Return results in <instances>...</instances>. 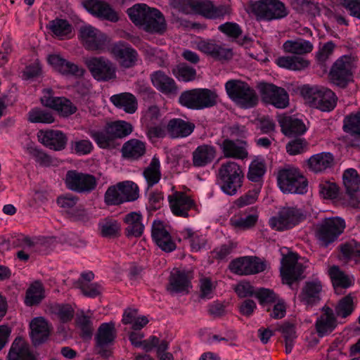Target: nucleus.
<instances>
[{
  "label": "nucleus",
  "instance_id": "nucleus-1",
  "mask_svg": "<svg viewBox=\"0 0 360 360\" xmlns=\"http://www.w3.org/2000/svg\"><path fill=\"white\" fill-rule=\"evenodd\" d=\"M130 20L150 33L162 34L167 28L162 13L145 4H138L127 10Z\"/></svg>",
  "mask_w": 360,
  "mask_h": 360
},
{
  "label": "nucleus",
  "instance_id": "nucleus-2",
  "mask_svg": "<svg viewBox=\"0 0 360 360\" xmlns=\"http://www.w3.org/2000/svg\"><path fill=\"white\" fill-rule=\"evenodd\" d=\"M300 94L306 103L323 112L333 110L337 104L335 93L323 86L304 85L300 88Z\"/></svg>",
  "mask_w": 360,
  "mask_h": 360
},
{
  "label": "nucleus",
  "instance_id": "nucleus-3",
  "mask_svg": "<svg viewBox=\"0 0 360 360\" xmlns=\"http://www.w3.org/2000/svg\"><path fill=\"white\" fill-rule=\"evenodd\" d=\"M225 89L229 97L241 108H252L258 103L255 90L245 82L229 80L225 84Z\"/></svg>",
  "mask_w": 360,
  "mask_h": 360
},
{
  "label": "nucleus",
  "instance_id": "nucleus-4",
  "mask_svg": "<svg viewBox=\"0 0 360 360\" xmlns=\"http://www.w3.org/2000/svg\"><path fill=\"white\" fill-rule=\"evenodd\" d=\"M243 173L240 165L233 161L221 164L218 172V184L229 195H234L242 186Z\"/></svg>",
  "mask_w": 360,
  "mask_h": 360
},
{
  "label": "nucleus",
  "instance_id": "nucleus-5",
  "mask_svg": "<svg viewBox=\"0 0 360 360\" xmlns=\"http://www.w3.org/2000/svg\"><path fill=\"white\" fill-rule=\"evenodd\" d=\"M277 183L283 193L304 194L307 191V181L299 169L287 166L280 169L277 174Z\"/></svg>",
  "mask_w": 360,
  "mask_h": 360
},
{
  "label": "nucleus",
  "instance_id": "nucleus-6",
  "mask_svg": "<svg viewBox=\"0 0 360 360\" xmlns=\"http://www.w3.org/2000/svg\"><path fill=\"white\" fill-rule=\"evenodd\" d=\"M250 8L257 20L272 21L288 15L285 4L280 0H259L251 1Z\"/></svg>",
  "mask_w": 360,
  "mask_h": 360
},
{
  "label": "nucleus",
  "instance_id": "nucleus-7",
  "mask_svg": "<svg viewBox=\"0 0 360 360\" xmlns=\"http://www.w3.org/2000/svg\"><path fill=\"white\" fill-rule=\"evenodd\" d=\"M217 95L208 89H193L185 91L179 96L181 105L189 109L202 110L214 106L217 103Z\"/></svg>",
  "mask_w": 360,
  "mask_h": 360
},
{
  "label": "nucleus",
  "instance_id": "nucleus-8",
  "mask_svg": "<svg viewBox=\"0 0 360 360\" xmlns=\"http://www.w3.org/2000/svg\"><path fill=\"white\" fill-rule=\"evenodd\" d=\"M345 221L340 217L325 218L319 224L316 237L320 245L328 246L340 236L345 229Z\"/></svg>",
  "mask_w": 360,
  "mask_h": 360
},
{
  "label": "nucleus",
  "instance_id": "nucleus-9",
  "mask_svg": "<svg viewBox=\"0 0 360 360\" xmlns=\"http://www.w3.org/2000/svg\"><path fill=\"white\" fill-rule=\"evenodd\" d=\"M355 66V58L352 55L340 56L330 69L331 80L338 86H345L352 79V71Z\"/></svg>",
  "mask_w": 360,
  "mask_h": 360
},
{
  "label": "nucleus",
  "instance_id": "nucleus-10",
  "mask_svg": "<svg viewBox=\"0 0 360 360\" xmlns=\"http://www.w3.org/2000/svg\"><path fill=\"white\" fill-rule=\"evenodd\" d=\"M85 64L93 77L97 81L106 82L116 77L115 65L105 57L86 58Z\"/></svg>",
  "mask_w": 360,
  "mask_h": 360
},
{
  "label": "nucleus",
  "instance_id": "nucleus-11",
  "mask_svg": "<svg viewBox=\"0 0 360 360\" xmlns=\"http://www.w3.org/2000/svg\"><path fill=\"white\" fill-rule=\"evenodd\" d=\"M304 218L303 212L296 207H283L276 216L269 220L270 225L277 231L292 229Z\"/></svg>",
  "mask_w": 360,
  "mask_h": 360
},
{
  "label": "nucleus",
  "instance_id": "nucleus-12",
  "mask_svg": "<svg viewBox=\"0 0 360 360\" xmlns=\"http://www.w3.org/2000/svg\"><path fill=\"white\" fill-rule=\"evenodd\" d=\"M65 182L68 189L80 193H89L96 186V180L93 175L77 170L68 171Z\"/></svg>",
  "mask_w": 360,
  "mask_h": 360
},
{
  "label": "nucleus",
  "instance_id": "nucleus-13",
  "mask_svg": "<svg viewBox=\"0 0 360 360\" xmlns=\"http://www.w3.org/2000/svg\"><path fill=\"white\" fill-rule=\"evenodd\" d=\"M257 88L263 101L266 103L277 108H285L288 105V94L284 89L264 82L259 83Z\"/></svg>",
  "mask_w": 360,
  "mask_h": 360
},
{
  "label": "nucleus",
  "instance_id": "nucleus-14",
  "mask_svg": "<svg viewBox=\"0 0 360 360\" xmlns=\"http://www.w3.org/2000/svg\"><path fill=\"white\" fill-rule=\"evenodd\" d=\"M281 274L284 282L291 284L300 278L305 266L298 262V256L293 252H289L281 259Z\"/></svg>",
  "mask_w": 360,
  "mask_h": 360
},
{
  "label": "nucleus",
  "instance_id": "nucleus-15",
  "mask_svg": "<svg viewBox=\"0 0 360 360\" xmlns=\"http://www.w3.org/2000/svg\"><path fill=\"white\" fill-rule=\"evenodd\" d=\"M229 268L236 274L250 275L264 271L266 264L256 257H243L232 261Z\"/></svg>",
  "mask_w": 360,
  "mask_h": 360
},
{
  "label": "nucleus",
  "instance_id": "nucleus-16",
  "mask_svg": "<svg viewBox=\"0 0 360 360\" xmlns=\"http://www.w3.org/2000/svg\"><path fill=\"white\" fill-rule=\"evenodd\" d=\"M195 48L212 58L225 61L233 56L232 49L212 39H199L195 42Z\"/></svg>",
  "mask_w": 360,
  "mask_h": 360
},
{
  "label": "nucleus",
  "instance_id": "nucleus-17",
  "mask_svg": "<svg viewBox=\"0 0 360 360\" xmlns=\"http://www.w3.org/2000/svg\"><path fill=\"white\" fill-rule=\"evenodd\" d=\"M41 101L44 105L53 109L63 117H68L77 111V107L70 100L64 97L53 96L51 89L44 91Z\"/></svg>",
  "mask_w": 360,
  "mask_h": 360
},
{
  "label": "nucleus",
  "instance_id": "nucleus-18",
  "mask_svg": "<svg viewBox=\"0 0 360 360\" xmlns=\"http://www.w3.org/2000/svg\"><path fill=\"white\" fill-rule=\"evenodd\" d=\"M80 37L84 47L90 51H101L106 44L107 37L98 29L91 25H84L80 28Z\"/></svg>",
  "mask_w": 360,
  "mask_h": 360
},
{
  "label": "nucleus",
  "instance_id": "nucleus-19",
  "mask_svg": "<svg viewBox=\"0 0 360 360\" xmlns=\"http://www.w3.org/2000/svg\"><path fill=\"white\" fill-rule=\"evenodd\" d=\"M343 129L347 133L343 138L345 145L348 147L360 148V112L345 117Z\"/></svg>",
  "mask_w": 360,
  "mask_h": 360
},
{
  "label": "nucleus",
  "instance_id": "nucleus-20",
  "mask_svg": "<svg viewBox=\"0 0 360 360\" xmlns=\"http://www.w3.org/2000/svg\"><path fill=\"white\" fill-rule=\"evenodd\" d=\"M168 200L172 212L177 217H187L188 211L195 207L194 200L181 191H174Z\"/></svg>",
  "mask_w": 360,
  "mask_h": 360
},
{
  "label": "nucleus",
  "instance_id": "nucleus-21",
  "mask_svg": "<svg viewBox=\"0 0 360 360\" xmlns=\"http://www.w3.org/2000/svg\"><path fill=\"white\" fill-rule=\"evenodd\" d=\"M187 5L193 13L210 19L222 18L228 13V9L225 6H216L209 1H191L188 2Z\"/></svg>",
  "mask_w": 360,
  "mask_h": 360
},
{
  "label": "nucleus",
  "instance_id": "nucleus-22",
  "mask_svg": "<svg viewBox=\"0 0 360 360\" xmlns=\"http://www.w3.org/2000/svg\"><path fill=\"white\" fill-rule=\"evenodd\" d=\"M82 4L85 9L91 14L111 22L118 20L117 13L112 7L103 0H83Z\"/></svg>",
  "mask_w": 360,
  "mask_h": 360
},
{
  "label": "nucleus",
  "instance_id": "nucleus-23",
  "mask_svg": "<svg viewBox=\"0 0 360 360\" xmlns=\"http://www.w3.org/2000/svg\"><path fill=\"white\" fill-rule=\"evenodd\" d=\"M111 53L124 68H131L136 65L138 53L131 46L119 41L111 47Z\"/></svg>",
  "mask_w": 360,
  "mask_h": 360
},
{
  "label": "nucleus",
  "instance_id": "nucleus-24",
  "mask_svg": "<svg viewBox=\"0 0 360 360\" xmlns=\"http://www.w3.org/2000/svg\"><path fill=\"white\" fill-rule=\"evenodd\" d=\"M39 141L49 149L59 151L63 150L67 144V137L59 130H40L37 133Z\"/></svg>",
  "mask_w": 360,
  "mask_h": 360
},
{
  "label": "nucleus",
  "instance_id": "nucleus-25",
  "mask_svg": "<svg viewBox=\"0 0 360 360\" xmlns=\"http://www.w3.org/2000/svg\"><path fill=\"white\" fill-rule=\"evenodd\" d=\"M151 234L153 240L163 251L169 252L175 250L176 245L162 221L160 220L153 221Z\"/></svg>",
  "mask_w": 360,
  "mask_h": 360
},
{
  "label": "nucleus",
  "instance_id": "nucleus-26",
  "mask_svg": "<svg viewBox=\"0 0 360 360\" xmlns=\"http://www.w3.org/2000/svg\"><path fill=\"white\" fill-rule=\"evenodd\" d=\"M219 146L224 156L226 158L244 160L248 156L246 141L241 140L235 141L229 139H225Z\"/></svg>",
  "mask_w": 360,
  "mask_h": 360
},
{
  "label": "nucleus",
  "instance_id": "nucleus-27",
  "mask_svg": "<svg viewBox=\"0 0 360 360\" xmlns=\"http://www.w3.org/2000/svg\"><path fill=\"white\" fill-rule=\"evenodd\" d=\"M322 289V283L319 279L308 281L303 286L299 299L307 307H312L320 301Z\"/></svg>",
  "mask_w": 360,
  "mask_h": 360
},
{
  "label": "nucleus",
  "instance_id": "nucleus-28",
  "mask_svg": "<svg viewBox=\"0 0 360 360\" xmlns=\"http://www.w3.org/2000/svg\"><path fill=\"white\" fill-rule=\"evenodd\" d=\"M48 63L57 72L65 75L82 76L84 70L77 65L63 58L59 54H50L47 58Z\"/></svg>",
  "mask_w": 360,
  "mask_h": 360
},
{
  "label": "nucleus",
  "instance_id": "nucleus-29",
  "mask_svg": "<svg viewBox=\"0 0 360 360\" xmlns=\"http://www.w3.org/2000/svg\"><path fill=\"white\" fill-rule=\"evenodd\" d=\"M116 336V331L113 323H102L96 335V343L98 352L105 356H108L110 354L107 347L113 342Z\"/></svg>",
  "mask_w": 360,
  "mask_h": 360
},
{
  "label": "nucleus",
  "instance_id": "nucleus-30",
  "mask_svg": "<svg viewBox=\"0 0 360 360\" xmlns=\"http://www.w3.org/2000/svg\"><path fill=\"white\" fill-rule=\"evenodd\" d=\"M308 168L314 173H323L335 165V157L330 152H321L311 155L307 161Z\"/></svg>",
  "mask_w": 360,
  "mask_h": 360
},
{
  "label": "nucleus",
  "instance_id": "nucleus-31",
  "mask_svg": "<svg viewBox=\"0 0 360 360\" xmlns=\"http://www.w3.org/2000/svg\"><path fill=\"white\" fill-rule=\"evenodd\" d=\"M190 272L174 269L169 277V290L173 292L188 293L192 288Z\"/></svg>",
  "mask_w": 360,
  "mask_h": 360
},
{
  "label": "nucleus",
  "instance_id": "nucleus-32",
  "mask_svg": "<svg viewBox=\"0 0 360 360\" xmlns=\"http://www.w3.org/2000/svg\"><path fill=\"white\" fill-rule=\"evenodd\" d=\"M30 338L34 345L46 342L50 335L51 328L48 321L43 317L34 318L30 323Z\"/></svg>",
  "mask_w": 360,
  "mask_h": 360
},
{
  "label": "nucleus",
  "instance_id": "nucleus-33",
  "mask_svg": "<svg viewBox=\"0 0 360 360\" xmlns=\"http://www.w3.org/2000/svg\"><path fill=\"white\" fill-rule=\"evenodd\" d=\"M278 123L281 127L282 132L288 136L302 135L307 130L304 122L295 116L280 115L278 117Z\"/></svg>",
  "mask_w": 360,
  "mask_h": 360
},
{
  "label": "nucleus",
  "instance_id": "nucleus-34",
  "mask_svg": "<svg viewBox=\"0 0 360 360\" xmlns=\"http://www.w3.org/2000/svg\"><path fill=\"white\" fill-rule=\"evenodd\" d=\"M337 326V321L333 310L328 307L322 308L321 314L316 321V329L319 337L330 333Z\"/></svg>",
  "mask_w": 360,
  "mask_h": 360
},
{
  "label": "nucleus",
  "instance_id": "nucleus-35",
  "mask_svg": "<svg viewBox=\"0 0 360 360\" xmlns=\"http://www.w3.org/2000/svg\"><path fill=\"white\" fill-rule=\"evenodd\" d=\"M195 126L194 123L181 118H173L167 124V129L172 138H185L192 134Z\"/></svg>",
  "mask_w": 360,
  "mask_h": 360
},
{
  "label": "nucleus",
  "instance_id": "nucleus-36",
  "mask_svg": "<svg viewBox=\"0 0 360 360\" xmlns=\"http://www.w3.org/2000/svg\"><path fill=\"white\" fill-rule=\"evenodd\" d=\"M77 200V197L67 194L58 197L57 203L64 212L70 214L75 219H82L84 217H86V213L82 207L76 206Z\"/></svg>",
  "mask_w": 360,
  "mask_h": 360
},
{
  "label": "nucleus",
  "instance_id": "nucleus-37",
  "mask_svg": "<svg viewBox=\"0 0 360 360\" xmlns=\"http://www.w3.org/2000/svg\"><path fill=\"white\" fill-rule=\"evenodd\" d=\"M216 155V149L214 146L203 144L198 146L193 152V165L195 167H202L214 159Z\"/></svg>",
  "mask_w": 360,
  "mask_h": 360
},
{
  "label": "nucleus",
  "instance_id": "nucleus-38",
  "mask_svg": "<svg viewBox=\"0 0 360 360\" xmlns=\"http://www.w3.org/2000/svg\"><path fill=\"white\" fill-rule=\"evenodd\" d=\"M8 360H35L30 352L28 344L21 338H17L12 343Z\"/></svg>",
  "mask_w": 360,
  "mask_h": 360
},
{
  "label": "nucleus",
  "instance_id": "nucleus-39",
  "mask_svg": "<svg viewBox=\"0 0 360 360\" xmlns=\"http://www.w3.org/2000/svg\"><path fill=\"white\" fill-rule=\"evenodd\" d=\"M110 102L117 108L122 109L129 114L134 113L138 108L136 97L130 93H121L112 95L110 98Z\"/></svg>",
  "mask_w": 360,
  "mask_h": 360
},
{
  "label": "nucleus",
  "instance_id": "nucleus-40",
  "mask_svg": "<svg viewBox=\"0 0 360 360\" xmlns=\"http://www.w3.org/2000/svg\"><path fill=\"white\" fill-rule=\"evenodd\" d=\"M153 86L165 94L176 93L177 88L174 80L162 71H156L150 76Z\"/></svg>",
  "mask_w": 360,
  "mask_h": 360
},
{
  "label": "nucleus",
  "instance_id": "nucleus-41",
  "mask_svg": "<svg viewBox=\"0 0 360 360\" xmlns=\"http://www.w3.org/2000/svg\"><path fill=\"white\" fill-rule=\"evenodd\" d=\"M127 226L125 229L127 237H140L144 230L143 217L139 212H132L127 214L124 219Z\"/></svg>",
  "mask_w": 360,
  "mask_h": 360
},
{
  "label": "nucleus",
  "instance_id": "nucleus-42",
  "mask_svg": "<svg viewBox=\"0 0 360 360\" xmlns=\"http://www.w3.org/2000/svg\"><path fill=\"white\" fill-rule=\"evenodd\" d=\"M146 153V144L144 142L132 139L127 141L122 146V156L129 160H138Z\"/></svg>",
  "mask_w": 360,
  "mask_h": 360
},
{
  "label": "nucleus",
  "instance_id": "nucleus-43",
  "mask_svg": "<svg viewBox=\"0 0 360 360\" xmlns=\"http://www.w3.org/2000/svg\"><path fill=\"white\" fill-rule=\"evenodd\" d=\"M88 134L101 148H107L113 145L115 139L108 124L103 129H89Z\"/></svg>",
  "mask_w": 360,
  "mask_h": 360
},
{
  "label": "nucleus",
  "instance_id": "nucleus-44",
  "mask_svg": "<svg viewBox=\"0 0 360 360\" xmlns=\"http://www.w3.org/2000/svg\"><path fill=\"white\" fill-rule=\"evenodd\" d=\"M143 175L146 181L148 187L157 184L161 179L160 161L154 155L150 164L145 168Z\"/></svg>",
  "mask_w": 360,
  "mask_h": 360
},
{
  "label": "nucleus",
  "instance_id": "nucleus-45",
  "mask_svg": "<svg viewBox=\"0 0 360 360\" xmlns=\"http://www.w3.org/2000/svg\"><path fill=\"white\" fill-rule=\"evenodd\" d=\"M276 63L281 68L290 70H301L308 67L309 62L298 56H285L278 57Z\"/></svg>",
  "mask_w": 360,
  "mask_h": 360
},
{
  "label": "nucleus",
  "instance_id": "nucleus-46",
  "mask_svg": "<svg viewBox=\"0 0 360 360\" xmlns=\"http://www.w3.org/2000/svg\"><path fill=\"white\" fill-rule=\"evenodd\" d=\"M285 52L302 55L310 53L313 50V44L307 40L297 39L295 40H288L283 44Z\"/></svg>",
  "mask_w": 360,
  "mask_h": 360
},
{
  "label": "nucleus",
  "instance_id": "nucleus-47",
  "mask_svg": "<svg viewBox=\"0 0 360 360\" xmlns=\"http://www.w3.org/2000/svg\"><path fill=\"white\" fill-rule=\"evenodd\" d=\"M49 27L53 34L58 39L70 38L72 35V27L66 20L55 19L51 20Z\"/></svg>",
  "mask_w": 360,
  "mask_h": 360
},
{
  "label": "nucleus",
  "instance_id": "nucleus-48",
  "mask_svg": "<svg viewBox=\"0 0 360 360\" xmlns=\"http://www.w3.org/2000/svg\"><path fill=\"white\" fill-rule=\"evenodd\" d=\"M181 235L184 239L189 240L193 252H198L205 247L206 238L199 232L193 231L190 228H185L181 231Z\"/></svg>",
  "mask_w": 360,
  "mask_h": 360
},
{
  "label": "nucleus",
  "instance_id": "nucleus-49",
  "mask_svg": "<svg viewBox=\"0 0 360 360\" xmlns=\"http://www.w3.org/2000/svg\"><path fill=\"white\" fill-rule=\"evenodd\" d=\"M342 181L349 194L352 195L359 191L360 187V176L355 169H347L342 174Z\"/></svg>",
  "mask_w": 360,
  "mask_h": 360
},
{
  "label": "nucleus",
  "instance_id": "nucleus-50",
  "mask_svg": "<svg viewBox=\"0 0 360 360\" xmlns=\"http://www.w3.org/2000/svg\"><path fill=\"white\" fill-rule=\"evenodd\" d=\"M328 274L335 288H347L353 283V279L346 275L337 266H331L328 270Z\"/></svg>",
  "mask_w": 360,
  "mask_h": 360
},
{
  "label": "nucleus",
  "instance_id": "nucleus-51",
  "mask_svg": "<svg viewBox=\"0 0 360 360\" xmlns=\"http://www.w3.org/2000/svg\"><path fill=\"white\" fill-rule=\"evenodd\" d=\"M266 165L262 158L257 157L250 162L248 173V178L250 181L257 182L264 175Z\"/></svg>",
  "mask_w": 360,
  "mask_h": 360
},
{
  "label": "nucleus",
  "instance_id": "nucleus-52",
  "mask_svg": "<svg viewBox=\"0 0 360 360\" xmlns=\"http://www.w3.org/2000/svg\"><path fill=\"white\" fill-rule=\"evenodd\" d=\"M340 252L344 258L360 262V243L354 240H349L340 246Z\"/></svg>",
  "mask_w": 360,
  "mask_h": 360
},
{
  "label": "nucleus",
  "instance_id": "nucleus-53",
  "mask_svg": "<svg viewBox=\"0 0 360 360\" xmlns=\"http://www.w3.org/2000/svg\"><path fill=\"white\" fill-rule=\"evenodd\" d=\"M123 202L136 200L139 197V188L137 185L130 181L117 184Z\"/></svg>",
  "mask_w": 360,
  "mask_h": 360
},
{
  "label": "nucleus",
  "instance_id": "nucleus-54",
  "mask_svg": "<svg viewBox=\"0 0 360 360\" xmlns=\"http://www.w3.org/2000/svg\"><path fill=\"white\" fill-rule=\"evenodd\" d=\"M44 297V288L41 283L34 282L27 289L25 302L27 306L39 304Z\"/></svg>",
  "mask_w": 360,
  "mask_h": 360
},
{
  "label": "nucleus",
  "instance_id": "nucleus-55",
  "mask_svg": "<svg viewBox=\"0 0 360 360\" xmlns=\"http://www.w3.org/2000/svg\"><path fill=\"white\" fill-rule=\"evenodd\" d=\"M258 219L256 214H248L246 216L234 215L230 219L231 225L238 229H248L255 226Z\"/></svg>",
  "mask_w": 360,
  "mask_h": 360
},
{
  "label": "nucleus",
  "instance_id": "nucleus-56",
  "mask_svg": "<svg viewBox=\"0 0 360 360\" xmlns=\"http://www.w3.org/2000/svg\"><path fill=\"white\" fill-rule=\"evenodd\" d=\"M98 229L102 236L112 238L119 235L121 226L117 221L105 219L98 224Z\"/></svg>",
  "mask_w": 360,
  "mask_h": 360
},
{
  "label": "nucleus",
  "instance_id": "nucleus-57",
  "mask_svg": "<svg viewBox=\"0 0 360 360\" xmlns=\"http://www.w3.org/2000/svg\"><path fill=\"white\" fill-rule=\"evenodd\" d=\"M54 120L52 113L47 110L34 108L28 112V121L32 123L51 124Z\"/></svg>",
  "mask_w": 360,
  "mask_h": 360
},
{
  "label": "nucleus",
  "instance_id": "nucleus-58",
  "mask_svg": "<svg viewBox=\"0 0 360 360\" xmlns=\"http://www.w3.org/2000/svg\"><path fill=\"white\" fill-rule=\"evenodd\" d=\"M108 125L115 139L125 137L132 131V126L125 121H116Z\"/></svg>",
  "mask_w": 360,
  "mask_h": 360
},
{
  "label": "nucleus",
  "instance_id": "nucleus-59",
  "mask_svg": "<svg viewBox=\"0 0 360 360\" xmlns=\"http://www.w3.org/2000/svg\"><path fill=\"white\" fill-rule=\"evenodd\" d=\"M354 300L351 295L342 298L335 307L337 316L342 318H346L354 311Z\"/></svg>",
  "mask_w": 360,
  "mask_h": 360
},
{
  "label": "nucleus",
  "instance_id": "nucleus-60",
  "mask_svg": "<svg viewBox=\"0 0 360 360\" xmlns=\"http://www.w3.org/2000/svg\"><path fill=\"white\" fill-rule=\"evenodd\" d=\"M173 74L179 80L190 82L195 78L196 71L186 64H180L173 70Z\"/></svg>",
  "mask_w": 360,
  "mask_h": 360
},
{
  "label": "nucleus",
  "instance_id": "nucleus-61",
  "mask_svg": "<svg viewBox=\"0 0 360 360\" xmlns=\"http://www.w3.org/2000/svg\"><path fill=\"white\" fill-rule=\"evenodd\" d=\"M162 115L156 105L150 106L144 112L141 122L144 125L162 124Z\"/></svg>",
  "mask_w": 360,
  "mask_h": 360
},
{
  "label": "nucleus",
  "instance_id": "nucleus-62",
  "mask_svg": "<svg viewBox=\"0 0 360 360\" xmlns=\"http://www.w3.org/2000/svg\"><path fill=\"white\" fill-rule=\"evenodd\" d=\"M26 150L27 153L40 165L49 166L52 164L51 158L34 145H28Z\"/></svg>",
  "mask_w": 360,
  "mask_h": 360
},
{
  "label": "nucleus",
  "instance_id": "nucleus-63",
  "mask_svg": "<svg viewBox=\"0 0 360 360\" xmlns=\"http://www.w3.org/2000/svg\"><path fill=\"white\" fill-rule=\"evenodd\" d=\"M319 194L324 199H335L338 195V186L330 181H321L319 184Z\"/></svg>",
  "mask_w": 360,
  "mask_h": 360
},
{
  "label": "nucleus",
  "instance_id": "nucleus-64",
  "mask_svg": "<svg viewBox=\"0 0 360 360\" xmlns=\"http://www.w3.org/2000/svg\"><path fill=\"white\" fill-rule=\"evenodd\" d=\"M199 287L201 298L210 300L214 297L216 285L210 278L207 277L200 278Z\"/></svg>",
  "mask_w": 360,
  "mask_h": 360
}]
</instances>
